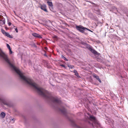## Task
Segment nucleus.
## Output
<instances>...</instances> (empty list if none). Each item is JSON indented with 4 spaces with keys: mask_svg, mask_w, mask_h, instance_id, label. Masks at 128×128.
I'll use <instances>...</instances> for the list:
<instances>
[{
    "mask_svg": "<svg viewBox=\"0 0 128 128\" xmlns=\"http://www.w3.org/2000/svg\"><path fill=\"white\" fill-rule=\"evenodd\" d=\"M0 102H2V103H3V104H6V105H7V104H6L4 103V100L0 98Z\"/></svg>",
    "mask_w": 128,
    "mask_h": 128,
    "instance_id": "ddd939ff",
    "label": "nucleus"
},
{
    "mask_svg": "<svg viewBox=\"0 0 128 128\" xmlns=\"http://www.w3.org/2000/svg\"><path fill=\"white\" fill-rule=\"evenodd\" d=\"M15 30L16 31V32H18V29L17 28H15Z\"/></svg>",
    "mask_w": 128,
    "mask_h": 128,
    "instance_id": "4be33fe9",
    "label": "nucleus"
},
{
    "mask_svg": "<svg viewBox=\"0 0 128 128\" xmlns=\"http://www.w3.org/2000/svg\"><path fill=\"white\" fill-rule=\"evenodd\" d=\"M5 36L8 37L10 38H12V37L11 36L8 32H6L5 34L4 35Z\"/></svg>",
    "mask_w": 128,
    "mask_h": 128,
    "instance_id": "9d476101",
    "label": "nucleus"
},
{
    "mask_svg": "<svg viewBox=\"0 0 128 128\" xmlns=\"http://www.w3.org/2000/svg\"><path fill=\"white\" fill-rule=\"evenodd\" d=\"M6 46L7 48H8V49L9 50L10 49H11L10 47V45L8 44H6Z\"/></svg>",
    "mask_w": 128,
    "mask_h": 128,
    "instance_id": "dca6fc26",
    "label": "nucleus"
},
{
    "mask_svg": "<svg viewBox=\"0 0 128 128\" xmlns=\"http://www.w3.org/2000/svg\"><path fill=\"white\" fill-rule=\"evenodd\" d=\"M46 5L45 4L43 5L40 4V8L42 10L46 12H47L48 11L46 8Z\"/></svg>",
    "mask_w": 128,
    "mask_h": 128,
    "instance_id": "39448f33",
    "label": "nucleus"
},
{
    "mask_svg": "<svg viewBox=\"0 0 128 128\" xmlns=\"http://www.w3.org/2000/svg\"><path fill=\"white\" fill-rule=\"evenodd\" d=\"M64 60L66 61H68V59H66L65 57L64 58H63Z\"/></svg>",
    "mask_w": 128,
    "mask_h": 128,
    "instance_id": "412c9836",
    "label": "nucleus"
},
{
    "mask_svg": "<svg viewBox=\"0 0 128 128\" xmlns=\"http://www.w3.org/2000/svg\"><path fill=\"white\" fill-rule=\"evenodd\" d=\"M11 24V23L10 22H9L8 23V25L10 26Z\"/></svg>",
    "mask_w": 128,
    "mask_h": 128,
    "instance_id": "5701e85b",
    "label": "nucleus"
},
{
    "mask_svg": "<svg viewBox=\"0 0 128 128\" xmlns=\"http://www.w3.org/2000/svg\"><path fill=\"white\" fill-rule=\"evenodd\" d=\"M8 28L7 27H5V29H6V30H8Z\"/></svg>",
    "mask_w": 128,
    "mask_h": 128,
    "instance_id": "bb28decb",
    "label": "nucleus"
},
{
    "mask_svg": "<svg viewBox=\"0 0 128 128\" xmlns=\"http://www.w3.org/2000/svg\"><path fill=\"white\" fill-rule=\"evenodd\" d=\"M60 110L64 114H65L66 113V110L63 108L62 109H60Z\"/></svg>",
    "mask_w": 128,
    "mask_h": 128,
    "instance_id": "1a4fd4ad",
    "label": "nucleus"
},
{
    "mask_svg": "<svg viewBox=\"0 0 128 128\" xmlns=\"http://www.w3.org/2000/svg\"><path fill=\"white\" fill-rule=\"evenodd\" d=\"M64 57L63 55H62L61 56V58H62L63 59Z\"/></svg>",
    "mask_w": 128,
    "mask_h": 128,
    "instance_id": "a878e982",
    "label": "nucleus"
},
{
    "mask_svg": "<svg viewBox=\"0 0 128 128\" xmlns=\"http://www.w3.org/2000/svg\"><path fill=\"white\" fill-rule=\"evenodd\" d=\"M91 3L93 4H94V6H97V5H96V4H95L94 3Z\"/></svg>",
    "mask_w": 128,
    "mask_h": 128,
    "instance_id": "b1692460",
    "label": "nucleus"
},
{
    "mask_svg": "<svg viewBox=\"0 0 128 128\" xmlns=\"http://www.w3.org/2000/svg\"><path fill=\"white\" fill-rule=\"evenodd\" d=\"M61 66H62V67H64V68H65V66H64V65H63V64H62V65H61Z\"/></svg>",
    "mask_w": 128,
    "mask_h": 128,
    "instance_id": "393cba45",
    "label": "nucleus"
},
{
    "mask_svg": "<svg viewBox=\"0 0 128 128\" xmlns=\"http://www.w3.org/2000/svg\"><path fill=\"white\" fill-rule=\"evenodd\" d=\"M44 49L46 50H47V49H48V48H47V47H45L44 48Z\"/></svg>",
    "mask_w": 128,
    "mask_h": 128,
    "instance_id": "cd10ccee",
    "label": "nucleus"
},
{
    "mask_svg": "<svg viewBox=\"0 0 128 128\" xmlns=\"http://www.w3.org/2000/svg\"><path fill=\"white\" fill-rule=\"evenodd\" d=\"M73 72L74 73H75V75L76 74V73H78V72H77V71L75 70H74V71H73Z\"/></svg>",
    "mask_w": 128,
    "mask_h": 128,
    "instance_id": "f3484780",
    "label": "nucleus"
},
{
    "mask_svg": "<svg viewBox=\"0 0 128 128\" xmlns=\"http://www.w3.org/2000/svg\"><path fill=\"white\" fill-rule=\"evenodd\" d=\"M68 66L69 67V68H73L74 66H73L71 65H68Z\"/></svg>",
    "mask_w": 128,
    "mask_h": 128,
    "instance_id": "2eb2a0df",
    "label": "nucleus"
},
{
    "mask_svg": "<svg viewBox=\"0 0 128 128\" xmlns=\"http://www.w3.org/2000/svg\"><path fill=\"white\" fill-rule=\"evenodd\" d=\"M96 13L98 15H100V10H96Z\"/></svg>",
    "mask_w": 128,
    "mask_h": 128,
    "instance_id": "f8f14e48",
    "label": "nucleus"
},
{
    "mask_svg": "<svg viewBox=\"0 0 128 128\" xmlns=\"http://www.w3.org/2000/svg\"><path fill=\"white\" fill-rule=\"evenodd\" d=\"M73 72L74 73H75V75L76 74V73H78V72H77V71L75 70H74V71H73Z\"/></svg>",
    "mask_w": 128,
    "mask_h": 128,
    "instance_id": "a211bd4d",
    "label": "nucleus"
},
{
    "mask_svg": "<svg viewBox=\"0 0 128 128\" xmlns=\"http://www.w3.org/2000/svg\"><path fill=\"white\" fill-rule=\"evenodd\" d=\"M88 48L90 51L92 52L94 54L96 55L98 54V52L95 50L91 46H89Z\"/></svg>",
    "mask_w": 128,
    "mask_h": 128,
    "instance_id": "20e7f679",
    "label": "nucleus"
},
{
    "mask_svg": "<svg viewBox=\"0 0 128 128\" xmlns=\"http://www.w3.org/2000/svg\"><path fill=\"white\" fill-rule=\"evenodd\" d=\"M1 30L2 32V34L4 35L6 32L5 31V30H3V29H1Z\"/></svg>",
    "mask_w": 128,
    "mask_h": 128,
    "instance_id": "4468645a",
    "label": "nucleus"
},
{
    "mask_svg": "<svg viewBox=\"0 0 128 128\" xmlns=\"http://www.w3.org/2000/svg\"><path fill=\"white\" fill-rule=\"evenodd\" d=\"M9 50V52L10 54H11L12 53V51L11 50V49H10V50Z\"/></svg>",
    "mask_w": 128,
    "mask_h": 128,
    "instance_id": "aec40b11",
    "label": "nucleus"
},
{
    "mask_svg": "<svg viewBox=\"0 0 128 128\" xmlns=\"http://www.w3.org/2000/svg\"><path fill=\"white\" fill-rule=\"evenodd\" d=\"M90 120L92 122V125L93 127L95 126L96 127H98L100 126V124L94 116H91L90 117Z\"/></svg>",
    "mask_w": 128,
    "mask_h": 128,
    "instance_id": "f03ea898",
    "label": "nucleus"
},
{
    "mask_svg": "<svg viewBox=\"0 0 128 128\" xmlns=\"http://www.w3.org/2000/svg\"><path fill=\"white\" fill-rule=\"evenodd\" d=\"M89 123H90V122H89Z\"/></svg>",
    "mask_w": 128,
    "mask_h": 128,
    "instance_id": "c85d7f7f",
    "label": "nucleus"
},
{
    "mask_svg": "<svg viewBox=\"0 0 128 128\" xmlns=\"http://www.w3.org/2000/svg\"><path fill=\"white\" fill-rule=\"evenodd\" d=\"M93 76L97 80L100 82L101 83L102 82L98 76H96V74H94V75H93Z\"/></svg>",
    "mask_w": 128,
    "mask_h": 128,
    "instance_id": "6e6552de",
    "label": "nucleus"
},
{
    "mask_svg": "<svg viewBox=\"0 0 128 128\" xmlns=\"http://www.w3.org/2000/svg\"><path fill=\"white\" fill-rule=\"evenodd\" d=\"M75 75L78 78H80V76H79V75L78 74V73H76V74Z\"/></svg>",
    "mask_w": 128,
    "mask_h": 128,
    "instance_id": "6ab92c4d",
    "label": "nucleus"
},
{
    "mask_svg": "<svg viewBox=\"0 0 128 128\" xmlns=\"http://www.w3.org/2000/svg\"><path fill=\"white\" fill-rule=\"evenodd\" d=\"M47 2L50 8H51L52 10H53L52 7L53 5L52 2H51L48 1Z\"/></svg>",
    "mask_w": 128,
    "mask_h": 128,
    "instance_id": "423d86ee",
    "label": "nucleus"
},
{
    "mask_svg": "<svg viewBox=\"0 0 128 128\" xmlns=\"http://www.w3.org/2000/svg\"><path fill=\"white\" fill-rule=\"evenodd\" d=\"M5 116V114L4 112H2L0 114V116L2 118H4Z\"/></svg>",
    "mask_w": 128,
    "mask_h": 128,
    "instance_id": "9b49d317",
    "label": "nucleus"
},
{
    "mask_svg": "<svg viewBox=\"0 0 128 128\" xmlns=\"http://www.w3.org/2000/svg\"><path fill=\"white\" fill-rule=\"evenodd\" d=\"M32 35L34 37L36 38H42L41 36L39 34L36 33H33L32 34Z\"/></svg>",
    "mask_w": 128,
    "mask_h": 128,
    "instance_id": "0eeeda50",
    "label": "nucleus"
},
{
    "mask_svg": "<svg viewBox=\"0 0 128 128\" xmlns=\"http://www.w3.org/2000/svg\"><path fill=\"white\" fill-rule=\"evenodd\" d=\"M0 56L3 58L10 66L19 75L21 79L32 87L39 94L44 98L51 100L54 103L58 104V98L57 97H54L52 96L50 93L44 89L40 87L37 84L34 82L32 80L29 78L26 77L24 76L18 68L11 63L7 55L4 54L0 48Z\"/></svg>",
    "mask_w": 128,
    "mask_h": 128,
    "instance_id": "f257e3e1",
    "label": "nucleus"
},
{
    "mask_svg": "<svg viewBox=\"0 0 128 128\" xmlns=\"http://www.w3.org/2000/svg\"><path fill=\"white\" fill-rule=\"evenodd\" d=\"M76 28L78 30L82 33H84V31L85 30H89L87 28L81 25L76 26Z\"/></svg>",
    "mask_w": 128,
    "mask_h": 128,
    "instance_id": "7ed1b4c3",
    "label": "nucleus"
}]
</instances>
